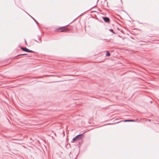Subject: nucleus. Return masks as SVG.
Listing matches in <instances>:
<instances>
[{"instance_id":"obj_1","label":"nucleus","mask_w":159,"mask_h":159,"mask_svg":"<svg viewBox=\"0 0 159 159\" xmlns=\"http://www.w3.org/2000/svg\"><path fill=\"white\" fill-rule=\"evenodd\" d=\"M83 134H80L79 135H76V136L74 137L72 139V142H73L74 141H76L79 140L81 139V136Z\"/></svg>"},{"instance_id":"obj_2","label":"nucleus","mask_w":159,"mask_h":159,"mask_svg":"<svg viewBox=\"0 0 159 159\" xmlns=\"http://www.w3.org/2000/svg\"><path fill=\"white\" fill-rule=\"evenodd\" d=\"M20 49L22 51L29 53H34L33 51L29 50L26 47H20Z\"/></svg>"},{"instance_id":"obj_3","label":"nucleus","mask_w":159,"mask_h":159,"mask_svg":"<svg viewBox=\"0 0 159 159\" xmlns=\"http://www.w3.org/2000/svg\"><path fill=\"white\" fill-rule=\"evenodd\" d=\"M66 26H62L60 28H58V30H61L60 31L61 32H64L66 31L69 30V29H68L66 27Z\"/></svg>"},{"instance_id":"obj_4","label":"nucleus","mask_w":159,"mask_h":159,"mask_svg":"<svg viewBox=\"0 0 159 159\" xmlns=\"http://www.w3.org/2000/svg\"><path fill=\"white\" fill-rule=\"evenodd\" d=\"M102 19L106 23H109L110 21V19L107 17H102Z\"/></svg>"},{"instance_id":"obj_5","label":"nucleus","mask_w":159,"mask_h":159,"mask_svg":"<svg viewBox=\"0 0 159 159\" xmlns=\"http://www.w3.org/2000/svg\"><path fill=\"white\" fill-rule=\"evenodd\" d=\"M34 40L36 41L38 43H41L42 42V40L41 39V38L40 36H38V39H34Z\"/></svg>"},{"instance_id":"obj_6","label":"nucleus","mask_w":159,"mask_h":159,"mask_svg":"<svg viewBox=\"0 0 159 159\" xmlns=\"http://www.w3.org/2000/svg\"><path fill=\"white\" fill-rule=\"evenodd\" d=\"M135 120H123L124 122H134Z\"/></svg>"},{"instance_id":"obj_7","label":"nucleus","mask_w":159,"mask_h":159,"mask_svg":"<svg viewBox=\"0 0 159 159\" xmlns=\"http://www.w3.org/2000/svg\"><path fill=\"white\" fill-rule=\"evenodd\" d=\"M23 55H26L27 57H30V56H29L28 55V54H21L18 55L17 56H16V57H18V56H23Z\"/></svg>"},{"instance_id":"obj_8","label":"nucleus","mask_w":159,"mask_h":159,"mask_svg":"<svg viewBox=\"0 0 159 159\" xmlns=\"http://www.w3.org/2000/svg\"><path fill=\"white\" fill-rule=\"evenodd\" d=\"M110 53L108 51H107L106 53V56L107 57H109L110 56Z\"/></svg>"},{"instance_id":"obj_9","label":"nucleus","mask_w":159,"mask_h":159,"mask_svg":"<svg viewBox=\"0 0 159 159\" xmlns=\"http://www.w3.org/2000/svg\"><path fill=\"white\" fill-rule=\"evenodd\" d=\"M109 31L112 32L114 34H116V33L112 29H110L109 30Z\"/></svg>"},{"instance_id":"obj_10","label":"nucleus","mask_w":159,"mask_h":159,"mask_svg":"<svg viewBox=\"0 0 159 159\" xmlns=\"http://www.w3.org/2000/svg\"><path fill=\"white\" fill-rule=\"evenodd\" d=\"M31 18L36 22L38 24H39L38 22L34 18H33L31 16H30Z\"/></svg>"},{"instance_id":"obj_11","label":"nucleus","mask_w":159,"mask_h":159,"mask_svg":"<svg viewBox=\"0 0 159 159\" xmlns=\"http://www.w3.org/2000/svg\"><path fill=\"white\" fill-rule=\"evenodd\" d=\"M119 121V122H116L115 123H118L120 122H121V121Z\"/></svg>"},{"instance_id":"obj_12","label":"nucleus","mask_w":159,"mask_h":159,"mask_svg":"<svg viewBox=\"0 0 159 159\" xmlns=\"http://www.w3.org/2000/svg\"><path fill=\"white\" fill-rule=\"evenodd\" d=\"M148 121L150 122L151 121V120L150 119H148Z\"/></svg>"},{"instance_id":"obj_13","label":"nucleus","mask_w":159,"mask_h":159,"mask_svg":"<svg viewBox=\"0 0 159 159\" xmlns=\"http://www.w3.org/2000/svg\"><path fill=\"white\" fill-rule=\"evenodd\" d=\"M72 23V22H71L69 24H68V25H66V26H67L69 25L70 24V23Z\"/></svg>"},{"instance_id":"obj_14","label":"nucleus","mask_w":159,"mask_h":159,"mask_svg":"<svg viewBox=\"0 0 159 159\" xmlns=\"http://www.w3.org/2000/svg\"><path fill=\"white\" fill-rule=\"evenodd\" d=\"M71 154V152H70V154H69V156H70V155Z\"/></svg>"},{"instance_id":"obj_15","label":"nucleus","mask_w":159,"mask_h":159,"mask_svg":"<svg viewBox=\"0 0 159 159\" xmlns=\"http://www.w3.org/2000/svg\"><path fill=\"white\" fill-rule=\"evenodd\" d=\"M25 43L26 44V41L25 40Z\"/></svg>"},{"instance_id":"obj_16","label":"nucleus","mask_w":159,"mask_h":159,"mask_svg":"<svg viewBox=\"0 0 159 159\" xmlns=\"http://www.w3.org/2000/svg\"><path fill=\"white\" fill-rule=\"evenodd\" d=\"M117 30H119V29L118 28H117Z\"/></svg>"}]
</instances>
